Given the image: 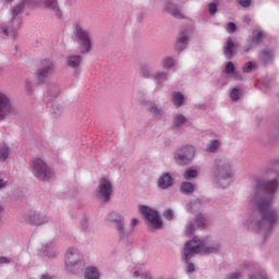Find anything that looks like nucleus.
Masks as SVG:
<instances>
[{
	"mask_svg": "<svg viewBox=\"0 0 279 279\" xmlns=\"http://www.w3.org/2000/svg\"><path fill=\"white\" fill-rule=\"evenodd\" d=\"M279 170V159L270 160L260 168L255 175V187L251 194V204L257 211H253L244 222L254 232H271L278 226V209L274 206L276 193L279 191V179L274 174Z\"/></svg>",
	"mask_w": 279,
	"mask_h": 279,
	"instance_id": "f257e3e1",
	"label": "nucleus"
},
{
	"mask_svg": "<svg viewBox=\"0 0 279 279\" xmlns=\"http://www.w3.org/2000/svg\"><path fill=\"white\" fill-rule=\"evenodd\" d=\"M36 8V0H21V3L11 8V20L7 26L1 27V32L11 40H16L19 32L23 26V12L34 10Z\"/></svg>",
	"mask_w": 279,
	"mask_h": 279,
	"instance_id": "f03ea898",
	"label": "nucleus"
},
{
	"mask_svg": "<svg viewBox=\"0 0 279 279\" xmlns=\"http://www.w3.org/2000/svg\"><path fill=\"white\" fill-rule=\"evenodd\" d=\"M221 244L213 238L194 236L184 244V258L191 260L196 254H219Z\"/></svg>",
	"mask_w": 279,
	"mask_h": 279,
	"instance_id": "7ed1b4c3",
	"label": "nucleus"
},
{
	"mask_svg": "<svg viewBox=\"0 0 279 279\" xmlns=\"http://www.w3.org/2000/svg\"><path fill=\"white\" fill-rule=\"evenodd\" d=\"M213 178L221 189H228L234 178V171L232 170V161L227 157H218L214 161L211 169Z\"/></svg>",
	"mask_w": 279,
	"mask_h": 279,
	"instance_id": "20e7f679",
	"label": "nucleus"
},
{
	"mask_svg": "<svg viewBox=\"0 0 279 279\" xmlns=\"http://www.w3.org/2000/svg\"><path fill=\"white\" fill-rule=\"evenodd\" d=\"M64 265L69 274H77V271L84 269V255L80 250L70 247L65 254Z\"/></svg>",
	"mask_w": 279,
	"mask_h": 279,
	"instance_id": "39448f33",
	"label": "nucleus"
},
{
	"mask_svg": "<svg viewBox=\"0 0 279 279\" xmlns=\"http://www.w3.org/2000/svg\"><path fill=\"white\" fill-rule=\"evenodd\" d=\"M73 34L74 38L78 40L80 53H90V51H93V39H90V34H88V31L84 29L82 23H74Z\"/></svg>",
	"mask_w": 279,
	"mask_h": 279,
	"instance_id": "423d86ee",
	"label": "nucleus"
},
{
	"mask_svg": "<svg viewBox=\"0 0 279 279\" xmlns=\"http://www.w3.org/2000/svg\"><path fill=\"white\" fill-rule=\"evenodd\" d=\"M31 170L33 175L40 182H47L53 178V170L47 166L43 158H35L31 161Z\"/></svg>",
	"mask_w": 279,
	"mask_h": 279,
	"instance_id": "0eeeda50",
	"label": "nucleus"
},
{
	"mask_svg": "<svg viewBox=\"0 0 279 279\" xmlns=\"http://www.w3.org/2000/svg\"><path fill=\"white\" fill-rule=\"evenodd\" d=\"M107 220H109L111 223H116L120 241H123V243H132V238H130L132 232L125 229V222L123 221V217L121 215L112 211L107 216Z\"/></svg>",
	"mask_w": 279,
	"mask_h": 279,
	"instance_id": "6e6552de",
	"label": "nucleus"
},
{
	"mask_svg": "<svg viewBox=\"0 0 279 279\" xmlns=\"http://www.w3.org/2000/svg\"><path fill=\"white\" fill-rule=\"evenodd\" d=\"M140 75L146 80H153L156 86H162L167 80H169V73L166 70H154L147 65H143L140 71Z\"/></svg>",
	"mask_w": 279,
	"mask_h": 279,
	"instance_id": "1a4fd4ad",
	"label": "nucleus"
},
{
	"mask_svg": "<svg viewBox=\"0 0 279 279\" xmlns=\"http://www.w3.org/2000/svg\"><path fill=\"white\" fill-rule=\"evenodd\" d=\"M140 213L144 217V219L148 221L151 228H154L155 230H160V228H162V219L160 218L158 210L147 205H142L140 206Z\"/></svg>",
	"mask_w": 279,
	"mask_h": 279,
	"instance_id": "9d476101",
	"label": "nucleus"
},
{
	"mask_svg": "<svg viewBox=\"0 0 279 279\" xmlns=\"http://www.w3.org/2000/svg\"><path fill=\"white\" fill-rule=\"evenodd\" d=\"M173 158L177 165H189L195 158V147L193 145L181 146L174 151Z\"/></svg>",
	"mask_w": 279,
	"mask_h": 279,
	"instance_id": "9b49d317",
	"label": "nucleus"
},
{
	"mask_svg": "<svg viewBox=\"0 0 279 279\" xmlns=\"http://www.w3.org/2000/svg\"><path fill=\"white\" fill-rule=\"evenodd\" d=\"M16 114V107L12 105L10 96L0 90V121H5L8 117Z\"/></svg>",
	"mask_w": 279,
	"mask_h": 279,
	"instance_id": "f8f14e48",
	"label": "nucleus"
},
{
	"mask_svg": "<svg viewBox=\"0 0 279 279\" xmlns=\"http://www.w3.org/2000/svg\"><path fill=\"white\" fill-rule=\"evenodd\" d=\"M113 185L112 181L108 178H101L98 184L97 197L102 202H110V197H112Z\"/></svg>",
	"mask_w": 279,
	"mask_h": 279,
	"instance_id": "ddd939ff",
	"label": "nucleus"
},
{
	"mask_svg": "<svg viewBox=\"0 0 279 279\" xmlns=\"http://www.w3.org/2000/svg\"><path fill=\"white\" fill-rule=\"evenodd\" d=\"M24 219L27 223H32L33 226H43V223H47L49 221L47 211H38L36 209L27 210L24 214Z\"/></svg>",
	"mask_w": 279,
	"mask_h": 279,
	"instance_id": "4468645a",
	"label": "nucleus"
},
{
	"mask_svg": "<svg viewBox=\"0 0 279 279\" xmlns=\"http://www.w3.org/2000/svg\"><path fill=\"white\" fill-rule=\"evenodd\" d=\"M191 36H193V29H191V27L181 29L174 44V51L182 53V51L189 47V40H191Z\"/></svg>",
	"mask_w": 279,
	"mask_h": 279,
	"instance_id": "2eb2a0df",
	"label": "nucleus"
},
{
	"mask_svg": "<svg viewBox=\"0 0 279 279\" xmlns=\"http://www.w3.org/2000/svg\"><path fill=\"white\" fill-rule=\"evenodd\" d=\"M53 73V62L50 60H44L41 62V68L37 70V82L38 84H43L47 81V77Z\"/></svg>",
	"mask_w": 279,
	"mask_h": 279,
	"instance_id": "dca6fc26",
	"label": "nucleus"
},
{
	"mask_svg": "<svg viewBox=\"0 0 279 279\" xmlns=\"http://www.w3.org/2000/svg\"><path fill=\"white\" fill-rule=\"evenodd\" d=\"M38 3H40L46 10L54 13L58 19H62V10H60V3L58 0H38Z\"/></svg>",
	"mask_w": 279,
	"mask_h": 279,
	"instance_id": "f3484780",
	"label": "nucleus"
},
{
	"mask_svg": "<svg viewBox=\"0 0 279 279\" xmlns=\"http://www.w3.org/2000/svg\"><path fill=\"white\" fill-rule=\"evenodd\" d=\"M163 8L165 11L168 12V14H171V16H173L174 19H184V13L182 12V9L172 3L171 0H165Z\"/></svg>",
	"mask_w": 279,
	"mask_h": 279,
	"instance_id": "a211bd4d",
	"label": "nucleus"
},
{
	"mask_svg": "<svg viewBox=\"0 0 279 279\" xmlns=\"http://www.w3.org/2000/svg\"><path fill=\"white\" fill-rule=\"evenodd\" d=\"M146 110L154 119H162V117H165V108L154 101L146 102Z\"/></svg>",
	"mask_w": 279,
	"mask_h": 279,
	"instance_id": "6ab92c4d",
	"label": "nucleus"
},
{
	"mask_svg": "<svg viewBox=\"0 0 279 279\" xmlns=\"http://www.w3.org/2000/svg\"><path fill=\"white\" fill-rule=\"evenodd\" d=\"M158 189L161 191H167V189H171L173 186V177L169 172H163L157 180Z\"/></svg>",
	"mask_w": 279,
	"mask_h": 279,
	"instance_id": "aec40b11",
	"label": "nucleus"
},
{
	"mask_svg": "<svg viewBox=\"0 0 279 279\" xmlns=\"http://www.w3.org/2000/svg\"><path fill=\"white\" fill-rule=\"evenodd\" d=\"M274 58H276V49L274 48H265L259 53V60L264 62V64H271L274 62Z\"/></svg>",
	"mask_w": 279,
	"mask_h": 279,
	"instance_id": "412c9836",
	"label": "nucleus"
},
{
	"mask_svg": "<svg viewBox=\"0 0 279 279\" xmlns=\"http://www.w3.org/2000/svg\"><path fill=\"white\" fill-rule=\"evenodd\" d=\"M84 62V58L80 54L71 53L65 59V64L71 66V69H80Z\"/></svg>",
	"mask_w": 279,
	"mask_h": 279,
	"instance_id": "4be33fe9",
	"label": "nucleus"
},
{
	"mask_svg": "<svg viewBox=\"0 0 279 279\" xmlns=\"http://www.w3.org/2000/svg\"><path fill=\"white\" fill-rule=\"evenodd\" d=\"M45 256L48 258H56L58 256V248L56 246V242L50 241L43 245L41 247Z\"/></svg>",
	"mask_w": 279,
	"mask_h": 279,
	"instance_id": "5701e85b",
	"label": "nucleus"
},
{
	"mask_svg": "<svg viewBox=\"0 0 279 279\" xmlns=\"http://www.w3.org/2000/svg\"><path fill=\"white\" fill-rule=\"evenodd\" d=\"M223 56L227 60H232L234 56V41H232V38H228L223 45Z\"/></svg>",
	"mask_w": 279,
	"mask_h": 279,
	"instance_id": "b1692460",
	"label": "nucleus"
},
{
	"mask_svg": "<svg viewBox=\"0 0 279 279\" xmlns=\"http://www.w3.org/2000/svg\"><path fill=\"white\" fill-rule=\"evenodd\" d=\"M12 156V149L5 143H0V162H8Z\"/></svg>",
	"mask_w": 279,
	"mask_h": 279,
	"instance_id": "393cba45",
	"label": "nucleus"
},
{
	"mask_svg": "<svg viewBox=\"0 0 279 279\" xmlns=\"http://www.w3.org/2000/svg\"><path fill=\"white\" fill-rule=\"evenodd\" d=\"M264 38H265V31H263L262 28H256L255 31H253V37L251 41H253L255 45H260Z\"/></svg>",
	"mask_w": 279,
	"mask_h": 279,
	"instance_id": "a878e982",
	"label": "nucleus"
},
{
	"mask_svg": "<svg viewBox=\"0 0 279 279\" xmlns=\"http://www.w3.org/2000/svg\"><path fill=\"white\" fill-rule=\"evenodd\" d=\"M161 66L162 69H165L163 71H167L169 73V71L175 66V59H173L172 57H165L161 60Z\"/></svg>",
	"mask_w": 279,
	"mask_h": 279,
	"instance_id": "bb28decb",
	"label": "nucleus"
},
{
	"mask_svg": "<svg viewBox=\"0 0 279 279\" xmlns=\"http://www.w3.org/2000/svg\"><path fill=\"white\" fill-rule=\"evenodd\" d=\"M180 191L183 195H191L195 191V184L185 181L181 183Z\"/></svg>",
	"mask_w": 279,
	"mask_h": 279,
	"instance_id": "cd10ccee",
	"label": "nucleus"
},
{
	"mask_svg": "<svg viewBox=\"0 0 279 279\" xmlns=\"http://www.w3.org/2000/svg\"><path fill=\"white\" fill-rule=\"evenodd\" d=\"M85 279H99V270L97 267H87L85 269Z\"/></svg>",
	"mask_w": 279,
	"mask_h": 279,
	"instance_id": "c85d7f7f",
	"label": "nucleus"
},
{
	"mask_svg": "<svg viewBox=\"0 0 279 279\" xmlns=\"http://www.w3.org/2000/svg\"><path fill=\"white\" fill-rule=\"evenodd\" d=\"M172 104L175 106V108H181L184 104V95L180 92H175L172 95Z\"/></svg>",
	"mask_w": 279,
	"mask_h": 279,
	"instance_id": "c756f323",
	"label": "nucleus"
},
{
	"mask_svg": "<svg viewBox=\"0 0 279 279\" xmlns=\"http://www.w3.org/2000/svg\"><path fill=\"white\" fill-rule=\"evenodd\" d=\"M172 123H173L174 128H182V125H184V123H186V117H184V114H182V113H179V114L174 116Z\"/></svg>",
	"mask_w": 279,
	"mask_h": 279,
	"instance_id": "7c9ffc66",
	"label": "nucleus"
},
{
	"mask_svg": "<svg viewBox=\"0 0 279 279\" xmlns=\"http://www.w3.org/2000/svg\"><path fill=\"white\" fill-rule=\"evenodd\" d=\"M236 71V66L232 61H228L225 63V68L222 69V74L232 75Z\"/></svg>",
	"mask_w": 279,
	"mask_h": 279,
	"instance_id": "2f4dec72",
	"label": "nucleus"
},
{
	"mask_svg": "<svg viewBox=\"0 0 279 279\" xmlns=\"http://www.w3.org/2000/svg\"><path fill=\"white\" fill-rule=\"evenodd\" d=\"M220 145H221V142H219L218 140H211L208 143L206 150L209 154H215V151H217V149H219Z\"/></svg>",
	"mask_w": 279,
	"mask_h": 279,
	"instance_id": "473e14b6",
	"label": "nucleus"
},
{
	"mask_svg": "<svg viewBox=\"0 0 279 279\" xmlns=\"http://www.w3.org/2000/svg\"><path fill=\"white\" fill-rule=\"evenodd\" d=\"M133 276L134 278L151 279V274H149V271H145L143 268L135 270Z\"/></svg>",
	"mask_w": 279,
	"mask_h": 279,
	"instance_id": "72a5a7b5",
	"label": "nucleus"
},
{
	"mask_svg": "<svg viewBox=\"0 0 279 279\" xmlns=\"http://www.w3.org/2000/svg\"><path fill=\"white\" fill-rule=\"evenodd\" d=\"M181 260L187 265V267H186V274H193V272H195V264H193V263L191 262V259H187V260H186V259L184 258V248H183V252H182V254H181Z\"/></svg>",
	"mask_w": 279,
	"mask_h": 279,
	"instance_id": "f704fd0d",
	"label": "nucleus"
},
{
	"mask_svg": "<svg viewBox=\"0 0 279 279\" xmlns=\"http://www.w3.org/2000/svg\"><path fill=\"white\" fill-rule=\"evenodd\" d=\"M48 95H49V97H53V98L59 97L60 96V86L49 85Z\"/></svg>",
	"mask_w": 279,
	"mask_h": 279,
	"instance_id": "c9c22d12",
	"label": "nucleus"
},
{
	"mask_svg": "<svg viewBox=\"0 0 279 279\" xmlns=\"http://www.w3.org/2000/svg\"><path fill=\"white\" fill-rule=\"evenodd\" d=\"M202 209V201L196 199L194 203H190L189 206L186 207V210H191L192 213H196V210Z\"/></svg>",
	"mask_w": 279,
	"mask_h": 279,
	"instance_id": "e433bc0d",
	"label": "nucleus"
},
{
	"mask_svg": "<svg viewBox=\"0 0 279 279\" xmlns=\"http://www.w3.org/2000/svg\"><path fill=\"white\" fill-rule=\"evenodd\" d=\"M240 269L241 271H251V270H254L256 269V264L252 263V262H243L241 265H240Z\"/></svg>",
	"mask_w": 279,
	"mask_h": 279,
	"instance_id": "4c0bfd02",
	"label": "nucleus"
},
{
	"mask_svg": "<svg viewBox=\"0 0 279 279\" xmlns=\"http://www.w3.org/2000/svg\"><path fill=\"white\" fill-rule=\"evenodd\" d=\"M256 62L248 61L243 65V72L244 73H252L255 69H257Z\"/></svg>",
	"mask_w": 279,
	"mask_h": 279,
	"instance_id": "58836bf2",
	"label": "nucleus"
},
{
	"mask_svg": "<svg viewBox=\"0 0 279 279\" xmlns=\"http://www.w3.org/2000/svg\"><path fill=\"white\" fill-rule=\"evenodd\" d=\"M184 180H193V178L197 177V170L187 169L183 173Z\"/></svg>",
	"mask_w": 279,
	"mask_h": 279,
	"instance_id": "ea45409f",
	"label": "nucleus"
},
{
	"mask_svg": "<svg viewBox=\"0 0 279 279\" xmlns=\"http://www.w3.org/2000/svg\"><path fill=\"white\" fill-rule=\"evenodd\" d=\"M195 223L198 228H206V218H204V215H197L195 218Z\"/></svg>",
	"mask_w": 279,
	"mask_h": 279,
	"instance_id": "a19ab883",
	"label": "nucleus"
},
{
	"mask_svg": "<svg viewBox=\"0 0 279 279\" xmlns=\"http://www.w3.org/2000/svg\"><path fill=\"white\" fill-rule=\"evenodd\" d=\"M230 98L232 101H239L241 99V90L239 88L231 89Z\"/></svg>",
	"mask_w": 279,
	"mask_h": 279,
	"instance_id": "79ce46f5",
	"label": "nucleus"
},
{
	"mask_svg": "<svg viewBox=\"0 0 279 279\" xmlns=\"http://www.w3.org/2000/svg\"><path fill=\"white\" fill-rule=\"evenodd\" d=\"M194 232H195V226L193 225V222H187L185 227V234L187 236H193Z\"/></svg>",
	"mask_w": 279,
	"mask_h": 279,
	"instance_id": "37998d69",
	"label": "nucleus"
},
{
	"mask_svg": "<svg viewBox=\"0 0 279 279\" xmlns=\"http://www.w3.org/2000/svg\"><path fill=\"white\" fill-rule=\"evenodd\" d=\"M256 44L253 43L252 40L251 41H247L246 45L243 47V51L244 53H250V51H252V49H254V46Z\"/></svg>",
	"mask_w": 279,
	"mask_h": 279,
	"instance_id": "c03bdc74",
	"label": "nucleus"
},
{
	"mask_svg": "<svg viewBox=\"0 0 279 279\" xmlns=\"http://www.w3.org/2000/svg\"><path fill=\"white\" fill-rule=\"evenodd\" d=\"M250 279H268V278H267V274L265 271H260V272L250 276Z\"/></svg>",
	"mask_w": 279,
	"mask_h": 279,
	"instance_id": "a18cd8bd",
	"label": "nucleus"
},
{
	"mask_svg": "<svg viewBox=\"0 0 279 279\" xmlns=\"http://www.w3.org/2000/svg\"><path fill=\"white\" fill-rule=\"evenodd\" d=\"M208 12L211 14V16H215L217 14V3L211 2L208 4Z\"/></svg>",
	"mask_w": 279,
	"mask_h": 279,
	"instance_id": "49530a36",
	"label": "nucleus"
},
{
	"mask_svg": "<svg viewBox=\"0 0 279 279\" xmlns=\"http://www.w3.org/2000/svg\"><path fill=\"white\" fill-rule=\"evenodd\" d=\"M227 32L229 34H234V32H236V24L232 23V22H229L227 24Z\"/></svg>",
	"mask_w": 279,
	"mask_h": 279,
	"instance_id": "de8ad7c7",
	"label": "nucleus"
},
{
	"mask_svg": "<svg viewBox=\"0 0 279 279\" xmlns=\"http://www.w3.org/2000/svg\"><path fill=\"white\" fill-rule=\"evenodd\" d=\"M228 279H243V274L241 271L231 272Z\"/></svg>",
	"mask_w": 279,
	"mask_h": 279,
	"instance_id": "09e8293b",
	"label": "nucleus"
},
{
	"mask_svg": "<svg viewBox=\"0 0 279 279\" xmlns=\"http://www.w3.org/2000/svg\"><path fill=\"white\" fill-rule=\"evenodd\" d=\"M163 217L168 220L171 221L173 219V209H167L163 211Z\"/></svg>",
	"mask_w": 279,
	"mask_h": 279,
	"instance_id": "8fccbe9b",
	"label": "nucleus"
},
{
	"mask_svg": "<svg viewBox=\"0 0 279 279\" xmlns=\"http://www.w3.org/2000/svg\"><path fill=\"white\" fill-rule=\"evenodd\" d=\"M238 3L242 5V8H250V5H252V0H238Z\"/></svg>",
	"mask_w": 279,
	"mask_h": 279,
	"instance_id": "3c124183",
	"label": "nucleus"
},
{
	"mask_svg": "<svg viewBox=\"0 0 279 279\" xmlns=\"http://www.w3.org/2000/svg\"><path fill=\"white\" fill-rule=\"evenodd\" d=\"M12 263V259L5 256L0 257V265H10Z\"/></svg>",
	"mask_w": 279,
	"mask_h": 279,
	"instance_id": "603ef678",
	"label": "nucleus"
},
{
	"mask_svg": "<svg viewBox=\"0 0 279 279\" xmlns=\"http://www.w3.org/2000/svg\"><path fill=\"white\" fill-rule=\"evenodd\" d=\"M231 75H232L233 80H235L236 82H241V80H243V76L236 70Z\"/></svg>",
	"mask_w": 279,
	"mask_h": 279,
	"instance_id": "864d4df0",
	"label": "nucleus"
},
{
	"mask_svg": "<svg viewBox=\"0 0 279 279\" xmlns=\"http://www.w3.org/2000/svg\"><path fill=\"white\" fill-rule=\"evenodd\" d=\"M8 189V181L5 179L0 178V191Z\"/></svg>",
	"mask_w": 279,
	"mask_h": 279,
	"instance_id": "5fc2aeb1",
	"label": "nucleus"
},
{
	"mask_svg": "<svg viewBox=\"0 0 279 279\" xmlns=\"http://www.w3.org/2000/svg\"><path fill=\"white\" fill-rule=\"evenodd\" d=\"M81 228H82V230H88V220L86 218H84L81 221Z\"/></svg>",
	"mask_w": 279,
	"mask_h": 279,
	"instance_id": "6e6d98bb",
	"label": "nucleus"
},
{
	"mask_svg": "<svg viewBox=\"0 0 279 279\" xmlns=\"http://www.w3.org/2000/svg\"><path fill=\"white\" fill-rule=\"evenodd\" d=\"M25 88H26L27 93L31 95V93H32V83L29 81L25 82Z\"/></svg>",
	"mask_w": 279,
	"mask_h": 279,
	"instance_id": "4d7b16f0",
	"label": "nucleus"
},
{
	"mask_svg": "<svg viewBox=\"0 0 279 279\" xmlns=\"http://www.w3.org/2000/svg\"><path fill=\"white\" fill-rule=\"evenodd\" d=\"M136 226H138V219L137 218H133L131 220V228H136Z\"/></svg>",
	"mask_w": 279,
	"mask_h": 279,
	"instance_id": "13d9d810",
	"label": "nucleus"
},
{
	"mask_svg": "<svg viewBox=\"0 0 279 279\" xmlns=\"http://www.w3.org/2000/svg\"><path fill=\"white\" fill-rule=\"evenodd\" d=\"M243 22L246 23V25H250L252 23V17L250 15L244 16Z\"/></svg>",
	"mask_w": 279,
	"mask_h": 279,
	"instance_id": "bf43d9fd",
	"label": "nucleus"
},
{
	"mask_svg": "<svg viewBox=\"0 0 279 279\" xmlns=\"http://www.w3.org/2000/svg\"><path fill=\"white\" fill-rule=\"evenodd\" d=\"M39 279H53V277L51 276V275H49V274H44V275H41L40 277H39Z\"/></svg>",
	"mask_w": 279,
	"mask_h": 279,
	"instance_id": "052dcab7",
	"label": "nucleus"
},
{
	"mask_svg": "<svg viewBox=\"0 0 279 279\" xmlns=\"http://www.w3.org/2000/svg\"><path fill=\"white\" fill-rule=\"evenodd\" d=\"M52 112H53V114L57 116V117H60V114H61L60 109H58V110L56 111V106H52Z\"/></svg>",
	"mask_w": 279,
	"mask_h": 279,
	"instance_id": "680f3d73",
	"label": "nucleus"
},
{
	"mask_svg": "<svg viewBox=\"0 0 279 279\" xmlns=\"http://www.w3.org/2000/svg\"><path fill=\"white\" fill-rule=\"evenodd\" d=\"M3 71H5V68H3L2 65H0V75L3 73Z\"/></svg>",
	"mask_w": 279,
	"mask_h": 279,
	"instance_id": "e2e57ef3",
	"label": "nucleus"
},
{
	"mask_svg": "<svg viewBox=\"0 0 279 279\" xmlns=\"http://www.w3.org/2000/svg\"><path fill=\"white\" fill-rule=\"evenodd\" d=\"M7 3H12L14 0H4Z\"/></svg>",
	"mask_w": 279,
	"mask_h": 279,
	"instance_id": "0e129e2a",
	"label": "nucleus"
}]
</instances>
